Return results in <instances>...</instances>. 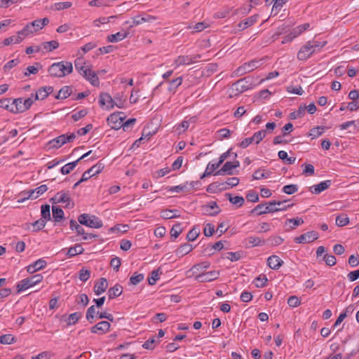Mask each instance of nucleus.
<instances>
[{
	"instance_id": "37",
	"label": "nucleus",
	"mask_w": 359,
	"mask_h": 359,
	"mask_svg": "<svg viewBox=\"0 0 359 359\" xmlns=\"http://www.w3.org/2000/svg\"><path fill=\"white\" fill-rule=\"evenodd\" d=\"M210 263L208 262H203L200 264H196L192 268L193 273L196 274L201 273L202 272H204V271L208 269Z\"/></svg>"
},
{
	"instance_id": "12",
	"label": "nucleus",
	"mask_w": 359,
	"mask_h": 359,
	"mask_svg": "<svg viewBox=\"0 0 359 359\" xmlns=\"http://www.w3.org/2000/svg\"><path fill=\"white\" fill-rule=\"evenodd\" d=\"M201 58L200 55H196L194 56L191 55H180L174 61V65L175 67H178L182 65H189L194 63Z\"/></svg>"
},
{
	"instance_id": "26",
	"label": "nucleus",
	"mask_w": 359,
	"mask_h": 359,
	"mask_svg": "<svg viewBox=\"0 0 359 359\" xmlns=\"http://www.w3.org/2000/svg\"><path fill=\"white\" fill-rule=\"evenodd\" d=\"M128 34V32L122 30L116 34L109 35L107 36V41L111 43H116L126 39Z\"/></svg>"
},
{
	"instance_id": "32",
	"label": "nucleus",
	"mask_w": 359,
	"mask_h": 359,
	"mask_svg": "<svg viewBox=\"0 0 359 359\" xmlns=\"http://www.w3.org/2000/svg\"><path fill=\"white\" fill-rule=\"evenodd\" d=\"M226 198L229 199V202L233 205H236L238 208L241 207L245 202L244 198L240 196H233L231 194H226Z\"/></svg>"
},
{
	"instance_id": "23",
	"label": "nucleus",
	"mask_w": 359,
	"mask_h": 359,
	"mask_svg": "<svg viewBox=\"0 0 359 359\" xmlns=\"http://www.w3.org/2000/svg\"><path fill=\"white\" fill-rule=\"evenodd\" d=\"M53 91V88L51 86H45L41 87L39 89V90L34 95V100H44L46 98L49 94H50Z\"/></svg>"
},
{
	"instance_id": "54",
	"label": "nucleus",
	"mask_w": 359,
	"mask_h": 359,
	"mask_svg": "<svg viewBox=\"0 0 359 359\" xmlns=\"http://www.w3.org/2000/svg\"><path fill=\"white\" fill-rule=\"evenodd\" d=\"M266 133V130H259L254 133L252 137L256 144H258L265 137Z\"/></svg>"
},
{
	"instance_id": "46",
	"label": "nucleus",
	"mask_w": 359,
	"mask_h": 359,
	"mask_svg": "<svg viewBox=\"0 0 359 359\" xmlns=\"http://www.w3.org/2000/svg\"><path fill=\"white\" fill-rule=\"evenodd\" d=\"M81 313L75 312L70 314L67 320V325H72L76 324L79 320L81 318Z\"/></svg>"
},
{
	"instance_id": "44",
	"label": "nucleus",
	"mask_w": 359,
	"mask_h": 359,
	"mask_svg": "<svg viewBox=\"0 0 359 359\" xmlns=\"http://www.w3.org/2000/svg\"><path fill=\"white\" fill-rule=\"evenodd\" d=\"M43 48L46 51H52L59 47V43L57 41H50L42 43Z\"/></svg>"
},
{
	"instance_id": "34",
	"label": "nucleus",
	"mask_w": 359,
	"mask_h": 359,
	"mask_svg": "<svg viewBox=\"0 0 359 359\" xmlns=\"http://www.w3.org/2000/svg\"><path fill=\"white\" fill-rule=\"evenodd\" d=\"M193 250L192 245L189 243H184L180 245L175 251L176 255L183 257L187 255Z\"/></svg>"
},
{
	"instance_id": "33",
	"label": "nucleus",
	"mask_w": 359,
	"mask_h": 359,
	"mask_svg": "<svg viewBox=\"0 0 359 359\" xmlns=\"http://www.w3.org/2000/svg\"><path fill=\"white\" fill-rule=\"evenodd\" d=\"M153 20H155V18L151 15H147L143 17L136 16L133 18V24L130 25V27L139 25L145 22H151Z\"/></svg>"
},
{
	"instance_id": "8",
	"label": "nucleus",
	"mask_w": 359,
	"mask_h": 359,
	"mask_svg": "<svg viewBox=\"0 0 359 359\" xmlns=\"http://www.w3.org/2000/svg\"><path fill=\"white\" fill-rule=\"evenodd\" d=\"M238 183H239V179L238 177H230V178H228L227 180L224 182H222V183L214 182V183L210 184L208 186L207 191H210L211 190H215V189L226 190V189H229L230 187H233L237 186L238 184Z\"/></svg>"
},
{
	"instance_id": "11",
	"label": "nucleus",
	"mask_w": 359,
	"mask_h": 359,
	"mask_svg": "<svg viewBox=\"0 0 359 359\" xmlns=\"http://www.w3.org/2000/svg\"><path fill=\"white\" fill-rule=\"evenodd\" d=\"M318 233L317 231H311L306 232L299 236L295 237L294 241L296 243H310L318 238Z\"/></svg>"
},
{
	"instance_id": "6",
	"label": "nucleus",
	"mask_w": 359,
	"mask_h": 359,
	"mask_svg": "<svg viewBox=\"0 0 359 359\" xmlns=\"http://www.w3.org/2000/svg\"><path fill=\"white\" fill-rule=\"evenodd\" d=\"M79 222L90 228L99 229L103 225L102 222L95 215H90L86 213L81 214L78 217Z\"/></svg>"
},
{
	"instance_id": "55",
	"label": "nucleus",
	"mask_w": 359,
	"mask_h": 359,
	"mask_svg": "<svg viewBox=\"0 0 359 359\" xmlns=\"http://www.w3.org/2000/svg\"><path fill=\"white\" fill-rule=\"evenodd\" d=\"M46 221L43 219H39L32 224L33 226V231H38L46 226Z\"/></svg>"
},
{
	"instance_id": "49",
	"label": "nucleus",
	"mask_w": 359,
	"mask_h": 359,
	"mask_svg": "<svg viewBox=\"0 0 359 359\" xmlns=\"http://www.w3.org/2000/svg\"><path fill=\"white\" fill-rule=\"evenodd\" d=\"M267 281L268 278L265 275H259L255 279L254 283L257 287H263L266 285Z\"/></svg>"
},
{
	"instance_id": "29",
	"label": "nucleus",
	"mask_w": 359,
	"mask_h": 359,
	"mask_svg": "<svg viewBox=\"0 0 359 359\" xmlns=\"http://www.w3.org/2000/svg\"><path fill=\"white\" fill-rule=\"evenodd\" d=\"M123 292V287L119 284H116L114 287H111L107 292L109 299H114L120 296Z\"/></svg>"
},
{
	"instance_id": "17",
	"label": "nucleus",
	"mask_w": 359,
	"mask_h": 359,
	"mask_svg": "<svg viewBox=\"0 0 359 359\" xmlns=\"http://www.w3.org/2000/svg\"><path fill=\"white\" fill-rule=\"evenodd\" d=\"M249 80H250L249 77H245L237 81L233 84V89L238 93H243L248 90L250 85Z\"/></svg>"
},
{
	"instance_id": "1",
	"label": "nucleus",
	"mask_w": 359,
	"mask_h": 359,
	"mask_svg": "<svg viewBox=\"0 0 359 359\" xmlns=\"http://www.w3.org/2000/svg\"><path fill=\"white\" fill-rule=\"evenodd\" d=\"M287 201H273L266 203H260L251 210V213L259 210L257 214L262 215L267 213H273L276 212L285 211L293 206V203L284 205Z\"/></svg>"
},
{
	"instance_id": "31",
	"label": "nucleus",
	"mask_w": 359,
	"mask_h": 359,
	"mask_svg": "<svg viewBox=\"0 0 359 359\" xmlns=\"http://www.w3.org/2000/svg\"><path fill=\"white\" fill-rule=\"evenodd\" d=\"M257 19H258V15H257L250 16V17L248 18L247 19H245V20L241 21L238 24V27L242 29H245L252 26V25H254L257 21Z\"/></svg>"
},
{
	"instance_id": "47",
	"label": "nucleus",
	"mask_w": 359,
	"mask_h": 359,
	"mask_svg": "<svg viewBox=\"0 0 359 359\" xmlns=\"http://www.w3.org/2000/svg\"><path fill=\"white\" fill-rule=\"evenodd\" d=\"M199 234L200 229L198 226H194L188 232L187 238L189 241H193L197 238Z\"/></svg>"
},
{
	"instance_id": "21",
	"label": "nucleus",
	"mask_w": 359,
	"mask_h": 359,
	"mask_svg": "<svg viewBox=\"0 0 359 359\" xmlns=\"http://www.w3.org/2000/svg\"><path fill=\"white\" fill-rule=\"evenodd\" d=\"M108 287V283L106 278H101L95 283L94 286V292L97 295H100L104 292Z\"/></svg>"
},
{
	"instance_id": "40",
	"label": "nucleus",
	"mask_w": 359,
	"mask_h": 359,
	"mask_svg": "<svg viewBox=\"0 0 359 359\" xmlns=\"http://www.w3.org/2000/svg\"><path fill=\"white\" fill-rule=\"evenodd\" d=\"M72 93V89L69 86L62 87L55 96L56 99H65L68 97Z\"/></svg>"
},
{
	"instance_id": "3",
	"label": "nucleus",
	"mask_w": 359,
	"mask_h": 359,
	"mask_svg": "<svg viewBox=\"0 0 359 359\" xmlns=\"http://www.w3.org/2000/svg\"><path fill=\"white\" fill-rule=\"evenodd\" d=\"M73 66L72 62L62 61L55 62L48 68V73L54 77H63L72 72Z\"/></svg>"
},
{
	"instance_id": "30",
	"label": "nucleus",
	"mask_w": 359,
	"mask_h": 359,
	"mask_svg": "<svg viewBox=\"0 0 359 359\" xmlns=\"http://www.w3.org/2000/svg\"><path fill=\"white\" fill-rule=\"evenodd\" d=\"M53 219L55 222H59L64 218V211L59 206H52Z\"/></svg>"
},
{
	"instance_id": "50",
	"label": "nucleus",
	"mask_w": 359,
	"mask_h": 359,
	"mask_svg": "<svg viewBox=\"0 0 359 359\" xmlns=\"http://www.w3.org/2000/svg\"><path fill=\"white\" fill-rule=\"evenodd\" d=\"M13 106V100L11 98H3L0 100V107L11 111Z\"/></svg>"
},
{
	"instance_id": "9",
	"label": "nucleus",
	"mask_w": 359,
	"mask_h": 359,
	"mask_svg": "<svg viewBox=\"0 0 359 359\" xmlns=\"http://www.w3.org/2000/svg\"><path fill=\"white\" fill-rule=\"evenodd\" d=\"M76 138L74 133L61 135L48 142L50 148L58 149L66 143L73 142Z\"/></svg>"
},
{
	"instance_id": "10",
	"label": "nucleus",
	"mask_w": 359,
	"mask_h": 359,
	"mask_svg": "<svg viewBox=\"0 0 359 359\" xmlns=\"http://www.w3.org/2000/svg\"><path fill=\"white\" fill-rule=\"evenodd\" d=\"M123 112L118 111L111 114L107 119L109 126L113 129L118 130L123 126V121L125 118Z\"/></svg>"
},
{
	"instance_id": "39",
	"label": "nucleus",
	"mask_w": 359,
	"mask_h": 359,
	"mask_svg": "<svg viewBox=\"0 0 359 359\" xmlns=\"http://www.w3.org/2000/svg\"><path fill=\"white\" fill-rule=\"evenodd\" d=\"M50 207L48 204L42 205L41 207V219L45 221L50 220Z\"/></svg>"
},
{
	"instance_id": "60",
	"label": "nucleus",
	"mask_w": 359,
	"mask_h": 359,
	"mask_svg": "<svg viewBox=\"0 0 359 359\" xmlns=\"http://www.w3.org/2000/svg\"><path fill=\"white\" fill-rule=\"evenodd\" d=\"M241 252H229L226 253V257L231 262H236L241 258Z\"/></svg>"
},
{
	"instance_id": "24",
	"label": "nucleus",
	"mask_w": 359,
	"mask_h": 359,
	"mask_svg": "<svg viewBox=\"0 0 359 359\" xmlns=\"http://www.w3.org/2000/svg\"><path fill=\"white\" fill-rule=\"evenodd\" d=\"M283 264V261L276 255H271L267 259L268 266L274 270L278 269Z\"/></svg>"
},
{
	"instance_id": "25",
	"label": "nucleus",
	"mask_w": 359,
	"mask_h": 359,
	"mask_svg": "<svg viewBox=\"0 0 359 359\" xmlns=\"http://www.w3.org/2000/svg\"><path fill=\"white\" fill-rule=\"evenodd\" d=\"M62 252H66V255L68 257H73L77 255L83 254L84 252V248L79 244H76L74 247H71L69 249H63Z\"/></svg>"
},
{
	"instance_id": "38",
	"label": "nucleus",
	"mask_w": 359,
	"mask_h": 359,
	"mask_svg": "<svg viewBox=\"0 0 359 359\" xmlns=\"http://www.w3.org/2000/svg\"><path fill=\"white\" fill-rule=\"evenodd\" d=\"M309 43V45L311 46V48L313 49L315 53H317L322 48H323L326 44L327 41H318L316 40H311L307 41Z\"/></svg>"
},
{
	"instance_id": "61",
	"label": "nucleus",
	"mask_w": 359,
	"mask_h": 359,
	"mask_svg": "<svg viewBox=\"0 0 359 359\" xmlns=\"http://www.w3.org/2000/svg\"><path fill=\"white\" fill-rule=\"evenodd\" d=\"M87 114H88V110L86 109H81L79 111L74 113L72 115V118L74 121H77L80 120L81 118H83L84 116H86L87 115Z\"/></svg>"
},
{
	"instance_id": "57",
	"label": "nucleus",
	"mask_w": 359,
	"mask_h": 359,
	"mask_svg": "<svg viewBox=\"0 0 359 359\" xmlns=\"http://www.w3.org/2000/svg\"><path fill=\"white\" fill-rule=\"evenodd\" d=\"M144 280V275L142 273H134L130 278V283L136 285Z\"/></svg>"
},
{
	"instance_id": "53",
	"label": "nucleus",
	"mask_w": 359,
	"mask_h": 359,
	"mask_svg": "<svg viewBox=\"0 0 359 359\" xmlns=\"http://www.w3.org/2000/svg\"><path fill=\"white\" fill-rule=\"evenodd\" d=\"M298 186L297 184L285 185L283 187L282 191L287 194H293L298 191Z\"/></svg>"
},
{
	"instance_id": "51",
	"label": "nucleus",
	"mask_w": 359,
	"mask_h": 359,
	"mask_svg": "<svg viewBox=\"0 0 359 359\" xmlns=\"http://www.w3.org/2000/svg\"><path fill=\"white\" fill-rule=\"evenodd\" d=\"M104 168V165L99 162L95 165L92 166L88 170L92 174V176L99 174Z\"/></svg>"
},
{
	"instance_id": "56",
	"label": "nucleus",
	"mask_w": 359,
	"mask_h": 359,
	"mask_svg": "<svg viewBox=\"0 0 359 359\" xmlns=\"http://www.w3.org/2000/svg\"><path fill=\"white\" fill-rule=\"evenodd\" d=\"M182 232V229L180 224H176L172 226L170 230V235L172 237L177 238Z\"/></svg>"
},
{
	"instance_id": "41",
	"label": "nucleus",
	"mask_w": 359,
	"mask_h": 359,
	"mask_svg": "<svg viewBox=\"0 0 359 359\" xmlns=\"http://www.w3.org/2000/svg\"><path fill=\"white\" fill-rule=\"evenodd\" d=\"M187 186H188V182H185L184 184H182L177 185V186L168 187H167V190H168V191H170V192L180 193V192L184 191H189L187 189Z\"/></svg>"
},
{
	"instance_id": "7",
	"label": "nucleus",
	"mask_w": 359,
	"mask_h": 359,
	"mask_svg": "<svg viewBox=\"0 0 359 359\" xmlns=\"http://www.w3.org/2000/svg\"><path fill=\"white\" fill-rule=\"evenodd\" d=\"M43 280V276L41 274H36L31 277L26 278L22 280L17 285L18 292H20L27 289L36 285V284L41 282Z\"/></svg>"
},
{
	"instance_id": "35",
	"label": "nucleus",
	"mask_w": 359,
	"mask_h": 359,
	"mask_svg": "<svg viewBox=\"0 0 359 359\" xmlns=\"http://www.w3.org/2000/svg\"><path fill=\"white\" fill-rule=\"evenodd\" d=\"M79 159H77L73 162L68 163L62 166L60 169V172L62 175H66L69 174L78 165Z\"/></svg>"
},
{
	"instance_id": "22",
	"label": "nucleus",
	"mask_w": 359,
	"mask_h": 359,
	"mask_svg": "<svg viewBox=\"0 0 359 359\" xmlns=\"http://www.w3.org/2000/svg\"><path fill=\"white\" fill-rule=\"evenodd\" d=\"M203 209L207 214L212 216L217 215L221 211L215 201H210L208 204L203 205Z\"/></svg>"
},
{
	"instance_id": "64",
	"label": "nucleus",
	"mask_w": 359,
	"mask_h": 359,
	"mask_svg": "<svg viewBox=\"0 0 359 359\" xmlns=\"http://www.w3.org/2000/svg\"><path fill=\"white\" fill-rule=\"evenodd\" d=\"M79 279L83 282H86L90 278V271L88 269L83 268L79 271Z\"/></svg>"
},
{
	"instance_id": "2",
	"label": "nucleus",
	"mask_w": 359,
	"mask_h": 359,
	"mask_svg": "<svg viewBox=\"0 0 359 359\" xmlns=\"http://www.w3.org/2000/svg\"><path fill=\"white\" fill-rule=\"evenodd\" d=\"M76 69L93 86H98L100 81L96 73L91 70L90 66L87 65L83 58L79 57L74 61Z\"/></svg>"
},
{
	"instance_id": "15",
	"label": "nucleus",
	"mask_w": 359,
	"mask_h": 359,
	"mask_svg": "<svg viewBox=\"0 0 359 359\" xmlns=\"http://www.w3.org/2000/svg\"><path fill=\"white\" fill-rule=\"evenodd\" d=\"M313 53H315V51L311 48V46L309 45V43L306 42L299 50L297 53V58L299 60H306L309 58Z\"/></svg>"
},
{
	"instance_id": "62",
	"label": "nucleus",
	"mask_w": 359,
	"mask_h": 359,
	"mask_svg": "<svg viewBox=\"0 0 359 359\" xmlns=\"http://www.w3.org/2000/svg\"><path fill=\"white\" fill-rule=\"evenodd\" d=\"M252 177H253L254 180H261V179H266L269 177V172H264L260 170H257L253 173Z\"/></svg>"
},
{
	"instance_id": "20",
	"label": "nucleus",
	"mask_w": 359,
	"mask_h": 359,
	"mask_svg": "<svg viewBox=\"0 0 359 359\" xmlns=\"http://www.w3.org/2000/svg\"><path fill=\"white\" fill-rule=\"evenodd\" d=\"M244 243L246 248H250L263 245L264 241L258 236H249L244 241Z\"/></svg>"
},
{
	"instance_id": "14",
	"label": "nucleus",
	"mask_w": 359,
	"mask_h": 359,
	"mask_svg": "<svg viewBox=\"0 0 359 359\" xmlns=\"http://www.w3.org/2000/svg\"><path fill=\"white\" fill-rule=\"evenodd\" d=\"M240 166V162L238 161H235L233 162L226 161L222 168L217 170L215 175H222L224 174L233 175V172L232 171L233 169L236 168Z\"/></svg>"
},
{
	"instance_id": "16",
	"label": "nucleus",
	"mask_w": 359,
	"mask_h": 359,
	"mask_svg": "<svg viewBox=\"0 0 359 359\" xmlns=\"http://www.w3.org/2000/svg\"><path fill=\"white\" fill-rule=\"evenodd\" d=\"M110 323L107 321H101L92 327L90 331L92 333L104 334H106L110 328Z\"/></svg>"
},
{
	"instance_id": "63",
	"label": "nucleus",
	"mask_w": 359,
	"mask_h": 359,
	"mask_svg": "<svg viewBox=\"0 0 359 359\" xmlns=\"http://www.w3.org/2000/svg\"><path fill=\"white\" fill-rule=\"evenodd\" d=\"M246 198L248 201L255 203L259 201V196L255 191L250 190L246 194Z\"/></svg>"
},
{
	"instance_id": "48",
	"label": "nucleus",
	"mask_w": 359,
	"mask_h": 359,
	"mask_svg": "<svg viewBox=\"0 0 359 359\" xmlns=\"http://www.w3.org/2000/svg\"><path fill=\"white\" fill-rule=\"evenodd\" d=\"M182 77L180 76L175 79H172L170 81V85L168 88L169 91L175 92L177 88L182 84Z\"/></svg>"
},
{
	"instance_id": "5",
	"label": "nucleus",
	"mask_w": 359,
	"mask_h": 359,
	"mask_svg": "<svg viewBox=\"0 0 359 359\" xmlns=\"http://www.w3.org/2000/svg\"><path fill=\"white\" fill-rule=\"evenodd\" d=\"M49 201L52 204L55 203H65V208H73L74 203L71 198V194L68 191H61L57 192L53 198H50Z\"/></svg>"
},
{
	"instance_id": "13",
	"label": "nucleus",
	"mask_w": 359,
	"mask_h": 359,
	"mask_svg": "<svg viewBox=\"0 0 359 359\" xmlns=\"http://www.w3.org/2000/svg\"><path fill=\"white\" fill-rule=\"evenodd\" d=\"M219 276V271H211L206 273L202 272L196 275L195 280L199 283L210 282L217 279Z\"/></svg>"
},
{
	"instance_id": "52",
	"label": "nucleus",
	"mask_w": 359,
	"mask_h": 359,
	"mask_svg": "<svg viewBox=\"0 0 359 359\" xmlns=\"http://www.w3.org/2000/svg\"><path fill=\"white\" fill-rule=\"evenodd\" d=\"M299 36L296 27L293 28L289 34L285 36L283 43L292 41L294 39Z\"/></svg>"
},
{
	"instance_id": "27",
	"label": "nucleus",
	"mask_w": 359,
	"mask_h": 359,
	"mask_svg": "<svg viewBox=\"0 0 359 359\" xmlns=\"http://www.w3.org/2000/svg\"><path fill=\"white\" fill-rule=\"evenodd\" d=\"M49 23V19L48 18H44L43 19H37L30 22V25L34 32H36L41 29H42L45 26H46Z\"/></svg>"
},
{
	"instance_id": "42",
	"label": "nucleus",
	"mask_w": 359,
	"mask_h": 359,
	"mask_svg": "<svg viewBox=\"0 0 359 359\" xmlns=\"http://www.w3.org/2000/svg\"><path fill=\"white\" fill-rule=\"evenodd\" d=\"M22 41V38L18 34L15 36H11L4 39V44L5 46H9L11 44L19 43Z\"/></svg>"
},
{
	"instance_id": "43",
	"label": "nucleus",
	"mask_w": 359,
	"mask_h": 359,
	"mask_svg": "<svg viewBox=\"0 0 359 359\" xmlns=\"http://www.w3.org/2000/svg\"><path fill=\"white\" fill-rule=\"evenodd\" d=\"M325 132V128L322 126H318L310 130L309 136H311L312 139H316L320 137Z\"/></svg>"
},
{
	"instance_id": "18",
	"label": "nucleus",
	"mask_w": 359,
	"mask_h": 359,
	"mask_svg": "<svg viewBox=\"0 0 359 359\" xmlns=\"http://www.w3.org/2000/svg\"><path fill=\"white\" fill-rule=\"evenodd\" d=\"M99 103L101 107L107 105L108 109L114 107V100L107 93H102L100 95Z\"/></svg>"
},
{
	"instance_id": "19",
	"label": "nucleus",
	"mask_w": 359,
	"mask_h": 359,
	"mask_svg": "<svg viewBox=\"0 0 359 359\" xmlns=\"http://www.w3.org/2000/svg\"><path fill=\"white\" fill-rule=\"evenodd\" d=\"M332 184V180H325L315 184L309 188L310 191L313 194H319L328 189Z\"/></svg>"
},
{
	"instance_id": "28",
	"label": "nucleus",
	"mask_w": 359,
	"mask_h": 359,
	"mask_svg": "<svg viewBox=\"0 0 359 359\" xmlns=\"http://www.w3.org/2000/svg\"><path fill=\"white\" fill-rule=\"evenodd\" d=\"M23 102L22 98L14 99L13 100V106L11 112L16 114L25 111V107L23 106Z\"/></svg>"
},
{
	"instance_id": "58",
	"label": "nucleus",
	"mask_w": 359,
	"mask_h": 359,
	"mask_svg": "<svg viewBox=\"0 0 359 359\" xmlns=\"http://www.w3.org/2000/svg\"><path fill=\"white\" fill-rule=\"evenodd\" d=\"M177 210H165L163 212L162 217L165 219H172L179 217Z\"/></svg>"
},
{
	"instance_id": "45",
	"label": "nucleus",
	"mask_w": 359,
	"mask_h": 359,
	"mask_svg": "<svg viewBox=\"0 0 359 359\" xmlns=\"http://www.w3.org/2000/svg\"><path fill=\"white\" fill-rule=\"evenodd\" d=\"M349 223V218L345 214H341L336 217V224L338 226H344Z\"/></svg>"
},
{
	"instance_id": "59",
	"label": "nucleus",
	"mask_w": 359,
	"mask_h": 359,
	"mask_svg": "<svg viewBox=\"0 0 359 359\" xmlns=\"http://www.w3.org/2000/svg\"><path fill=\"white\" fill-rule=\"evenodd\" d=\"M15 341L12 334H4L0 337V343L3 344H11Z\"/></svg>"
},
{
	"instance_id": "36",
	"label": "nucleus",
	"mask_w": 359,
	"mask_h": 359,
	"mask_svg": "<svg viewBox=\"0 0 359 359\" xmlns=\"http://www.w3.org/2000/svg\"><path fill=\"white\" fill-rule=\"evenodd\" d=\"M287 1L288 0H271V2H273L271 14L274 15H277Z\"/></svg>"
},
{
	"instance_id": "4",
	"label": "nucleus",
	"mask_w": 359,
	"mask_h": 359,
	"mask_svg": "<svg viewBox=\"0 0 359 359\" xmlns=\"http://www.w3.org/2000/svg\"><path fill=\"white\" fill-rule=\"evenodd\" d=\"M264 58L254 59L249 62H245L241 66L238 67L233 74L236 76H240L245 74L246 73L252 72L254 69L259 67L264 63Z\"/></svg>"
}]
</instances>
